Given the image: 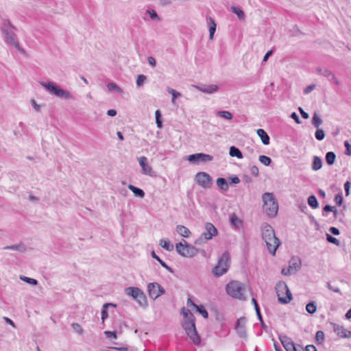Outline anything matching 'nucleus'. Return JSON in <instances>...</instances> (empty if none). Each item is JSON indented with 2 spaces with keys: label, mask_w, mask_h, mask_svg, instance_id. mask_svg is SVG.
<instances>
[{
  "label": "nucleus",
  "mask_w": 351,
  "mask_h": 351,
  "mask_svg": "<svg viewBox=\"0 0 351 351\" xmlns=\"http://www.w3.org/2000/svg\"><path fill=\"white\" fill-rule=\"evenodd\" d=\"M264 202L263 208L265 213L270 217L276 216L278 210V204L274 195L270 193H265L262 197Z\"/></svg>",
  "instance_id": "20e7f679"
},
{
  "label": "nucleus",
  "mask_w": 351,
  "mask_h": 351,
  "mask_svg": "<svg viewBox=\"0 0 351 351\" xmlns=\"http://www.w3.org/2000/svg\"><path fill=\"white\" fill-rule=\"evenodd\" d=\"M183 315L185 319L183 324L184 329L193 343L195 346H199L201 344V338L195 327L194 315L189 310H187L186 312H183Z\"/></svg>",
  "instance_id": "f03ea898"
},
{
  "label": "nucleus",
  "mask_w": 351,
  "mask_h": 351,
  "mask_svg": "<svg viewBox=\"0 0 351 351\" xmlns=\"http://www.w3.org/2000/svg\"><path fill=\"white\" fill-rule=\"evenodd\" d=\"M3 250H17L21 252H24L26 251V247L25 244L22 242L17 245H8L5 246Z\"/></svg>",
  "instance_id": "bb28decb"
},
{
  "label": "nucleus",
  "mask_w": 351,
  "mask_h": 351,
  "mask_svg": "<svg viewBox=\"0 0 351 351\" xmlns=\"http://www.w3.org/2000/svg\"><path fill=\"white\" fill-rule=\"evenodd\" d=\"M322 76L326 77L328 81L333 82L336 85L339 84V82L335 77V74L331 71H330L328 69H326V68L324 69L323 73H322Z\"/></svg>",
  "instance_id": "aec40b11"
},
{
  "label": "nucleus",
  "mask_w": 351,
  "mask_h": 351,
  "mask_svg": "<svg viewBox=\"0 0 351 351\" xmlns=\"http://www.w3.org/2000/svg\"><path fill=\"white\" fill-rule=\"evenodd\" d=\"M147 291L149 297L156 300L161 295L165 293V289L157 282H150L147 285Z\"/></svg>",
  "instance_id": "9b49d317"
},
{
  "label": "nucleus",
  "mask_w": 351,
  "mask_h": 351,
  "mask_svg": "<svg viewBox=\"0 0 351 351\" xmlns=\"http://www.w3.org/2000/svg\"><path fill=\"white\" fill-rule=\"evenodd\" d=\"M250 172H251V173H252L254 176H255V177H258V175H259V169H258V168L256 166H255V165H254V166H252V167H251Z\"/></svg>",
  "instance_id": "680f3d73"
},
{
  "label": "nucleus",
  "mask_w": 351,
  "mask_h": 351,
  "mask_svg": "<svg viewBox=\"0 0 351 351\" xmlns=\"http://www.w3.org/2000/svg\"><path fill=\"white\" fill-rule=\"evenodd\" d=\"M71 326L73 330L79 335H82L83 333V328L78 323H73Z\"/></svg>",
  "instance_id": "6e6d98bb"
},
{
  "label": "nucleus",
  "mask_w": 351,
  "mask_h": 351,
  "mask_svg": "<svg viewBox=\"0 0 351 351\" xmlns=\"http://www.w3.org/2000/svg\"><path fill=\"white\" fill-rule=\"evenodd\" d=\"M217 185L221 191H227L229 189L227 180L224 178H219L216 180Z\"/></svg>",
  "instance_id": "c85d7f7f"
},
{
  "label": "nucleus",
  "mask_w": 351,
  "mask_h": 351,
  "mask_svg": "<svg viewBox=\"0 0 351 351\" xmlns=\"http://www.w3.org/2000/svg\"><path fill=\"white\" fill-rule=\"evenodd\" d=\"M325 339L324 332L322 330H318L315 334V340L317 344H322Z\"/></svg>",
  "instance_id": "37998d69"
},
{
  "label": "nucleus",
  "mask_w": 351,
  "mask_h": 351,
  "mask_svg": "<svg viewBox=\"0 0 351 351\" xmlns=\"http://www.w3.org/2000/svg\"><path fill=\"white\" fill-rule=\"evenodd\" d=\"M167 91L169 93L171 94V95H172V99H171L172 103H174L175 99L181 95V94L179 92L176 91L174 89L170 88H168Z\"/></svg>",
  "instance_id": "864d4df0"
},
{
  "label": "nucleus",
  "mask_w": 351,
  "mask_h": 351,
  "mask_svg": "<svg viewBox=\"0 0 351 351\" xmlns=\"http://www.w3.org/2000/svg\"><path fill=\"white\" fill-rule=\"evenodd\" d=\"M128 189L134 193L136 197L140 198H143L145 197V192L143 189L138 188L132 184H129Z\"/></svg>",
  "instance_id": "a878e982"
},
{
  "label": "nucleus",
  "mask_w": 351,
  "mask_h": 351,
  "mask_svg": "<svg viewBox=\"0 0 351 351\" xmlns=\"http://www.w3.org/2000/svg\"><path fill=\"white\" fill-rule=\"evenodd\" d=\"M291 269V271H293V274L300 270L301 268V261L300 258L295 259L292 258L289 262V266L288 267Z\"/></svg>",
  "instance_id": "5701e85b"
},
{
  "label": "nucleus",
  "mask_w": 351,
  "mask_h": 351,
  "mask_svg": "<svg viewBox=\"0 0 351 351\" xmlns=\"http://www.w3.org/2000/svg\"><path fill=\"white\" fill-rule=\"evenodd\" d=\"M217 113L219 117L226 119L230 120L232 119V114L228 111H219Z\"/></svg>",
  "instance_id": "5fc2aeb1"
},
{
  "label": "nucleus",
  "mask_w": 351,
  "mask_h": 351,
  "mask_svg": "<svg viewBox=\"0 0 351 351\" xmlns=\"http://www.w3.org/2000/svg\"><path fill=\"white\" fill-rule=\"evenodd\" d=\"M141 291V289L134 287H130L125 289V293L128 295L132 297L134 300L137 298Z\"/></svg>",
  "instance_id": "393cba45"
},
{
  "label": "nucleus",
  "mask_w": 351,
  "mask_h": 351,
  "mask_svg": "<svg viewBox=\"0 0 351 351\" xmlns=\"http://www.w3.org/2000/svg\"><path fill=\"white\" fill-rule=\"evenodd\" d=\"M334 201L337 206H340L343 203V197L341 193L337 194L334 198Z\"/></svg>",
  "instance_id": "4d7b16f0"
},
{
  "label": "nucleus",
  "mask_w": 351,
  "mask_h": 351,
  "mask_svg": "<svg viewBox=\"0 0 351 351\" xmlns=\"http://www.w3.org/2000/svg\"><path fill=\"white\" fill-rule=\"evenodd\" d=\"M239 182H240V179L239 178L238 176H234L230 178V183L231 184H239Z\"/></svg>",
  "instance_id": "0e129e2a"
},
{
  "label": "nucleus",
  "mask_w": 351,
  "mask_h": 351,
  "mask_svg": "<svg viewBox=\"0 0 351 351\" xmlns=\"http://www.w3.org/2000/svg\"><path fill=\"white\" fill-rule=\"evenodd\" d=\"M160 244L162 247L167 251H172L173 250V245L170 243L168 240L161 239Z\"/></svg>",
  "instance_id": "79ce46f5"
},
{
  "label": "nucleus",
  "mask_w": 351,
  "mask_h": 351,
  "mask_svg": "<svg viewBox=\"0 0 351 351\" xmlns=\"http://www.w3.org/2000/svg\"><path fill=\"white\" fill-rule=\"evenodd\" d=\"M30 102H31V104L33 106L34 109L36 112H40V106L37 104V103L36 102L34 99H32Z\"/></svg>",
  "instance_id": "e2e57ef3"
},
{
  "label": "nucleus",
  "mask_w": 351,
  "mask_h": 351,
  "mask_svg": "<svg viewBox=\"0 0 351 351\" xmlns=\"http://www.w3.org/2000/svg\"><path fill=\"white\" fill-rule=\"evenodd\" d=\"M40 84L44 87L48 92L55 96L64 99H75L73 95L67 90L62 88L60 86L57 85L53 82H41Z\"/></svg>",
  "instance_id": "7ed1b4c3"
},
{
  "label": "nucleus",
  "mask_w": 351,
  "mask_h": 351,
  "mask_svg": "<svg viewBox=\"0 0 351 351\" xmlns=\"http://www.w3.org/2000/svg\"><path fill=\"white\" fill-rule=\"evenodd\" d=\"M109 306H115L116 305L112 303H106L103 305L102 309H101V319L103 322L108 317V307Z\"/></svg>",
  "instance_id": "4c0bfd02"
},
{
  "label": "nucleus",
  "mask_w": 351,
  "mask_h": 351,
  "mask_svg": "<svg viewBox=\"0 0 351 351\" xmlns=\"http://www.w3.org/2000/svg\"><path fill=\"white\" fill-rule=\"evenodd\" d=\"M245 324L246 319L245 317L238 319L235 324V330L238 336L244 339H247V337Z\"/></svg>",
  "instance_id": "4468645a"
},
{
  "label": "nucleus",
  "mask_w": 351,
  "mask_h": 351,
  "mask_svg": "<svg viewBox=\"0 0 351 351\" xmlns=\"http://www.w3.org/2000/svg\"><path fill=\"white\" fill-rule=\"evenodd\" d=\"M308 204L313 209L317 208L319 206V203L316 197L314 195H311L308 197L307 199Z\"/></svg>",
  "instance_id": "c9c22d12"
},
{
  "label": "nucleus",
  "mask_w": 351,
  "mask_h": 351,
  "mask_svg": "<svg viewBox=\"0 0 351 351\" xmlns=\"http://www.w3.org/2000/svg\"><path fill=\"white\" fill-rule=\"evenodd\" d=\"M258 160L262 164H263L265 166L270 165L272 162L271 159L269 157L265 155L260 156Z\"/></svg>",
  "instance_id": "49530a36"
},
{
  "label": "nucleus",
  "mask_w": 351,
  "mask_h": 351,
  "mask_svg": "<svg viewBox=\"0 0 351 351\" xmlns=\"http://www.w3.org/2000/svg\"><path fill=\"white\" fill-rule=\"evenodd\" d=\"M219 89V87L217 85L215 84H205L204 85V89L202 90V93H208V94H212L215 92H217Z\"/></svg>",
  "instance_id": "2f4dec72"
},
{
  "label": "nucleus",
  "mask_w": 351,
  "mask_h": 351,
  "mask_svg": "<svg viewBox=\"0 0 351 351\" xmlns=\"http://www.w3.org/2000/svg\"><path fill=\"white\" fill-rule=\"evenodd\" d=\"M0 29L6 44L14 47L21 53H25V50L21 47L15 34L17 29L9 19L3 20V23L0 25Z\"/></svg>",
  "instance_id": "f257e3e1"
},
{
  "label": "nucleus",
  "mask_w": 351,
  "mask_h": 351,
  "mask_svg": "<svg viewBox=\"0 0 351 351\" xmlns=\"http://www.w3.org/2000/svg\"><path fill=\"white\" fill-rule=\"evenodd\" d=\"M152 256L154 259L157 260L162 267L165 268L169 272L173 273V269L169 267L165 262H164L158 255H156L154 251L152 252Z\"/></svg>",
  "instance_id": "7c9ffc66"
},
{
  "label": "nucleus",
  "mask_w": 351,
  "mask_h": 351,
  "mask_svg": "<svg viewBox=\"0 0 351 351\" xmlns=\"http://www.w3.org/2000/svg\"><path fill=\"white\" fill-rule=\"evenodd\" d=\"M195 180L196 182L204 189H209L213 184V179L211 176L206 172H198L195 175Z\"/></svg>",
  "instance_id": "9d476101"
},
{
  "label": "nucleus",
  "mask_w": 351,
  "mask_h": 351,
  "mask_svg": "<svg viewBox=\"0 0 351 351\" xmlns=\"http://www.w3.org/2000/svg\"><path fill=\"white\" fill-rule=\"evenodd\" d=\"M298 110L300 111V114L303 119H308V117H309L308 114L307 112H306L301 107L298 108Z\"/></svg>",
  "instance_id": "338daca9"
},
{
  "label": "nucleus",
  "mask_w": 351,
  "mask_h": 351,
  "mask_svg": "<svg viewBox=\"0 0 351 351\" xmlns=\"http://www.w3.org/2000/svg\"><path fill=\"white\" fill-rule=\"evenodd\" d=\"M252 304L254 306L256 313V315H257V317H258V320L260 321V323H261V328H262L263 330H267V326H266V324H265V322L263 321V319L262 315L261 313V309H260L259 305L258 304V302H257V300L255 298H252Z\"/></svg>",
  "instance_id": "6ab92c4d"
},
{
  "label": "nucleus",
  "mask_w": 351,
  "mask_h": 351,
  "mask_svg": "<svg viewBox=\"0 0 351 351\" xmlns=\"http://www.w3.org/2000/svg\"><path fill=\"white\" fill-rule=\"evenodd\" d=\"M326 287L329 290L341 295V292L340 289L338 287H334L333 286L331 285V284L330 282L327 283Z\"/></svg>",
  "instance_id": "052dcab7"
},
{
  "label": "nucleus",
  "mask_w": 351,
  "mask_h": 351,
  "mask_svg": "<svg viewBox=\"0 0 351 351\" xmlns=\"http://www.w3.org/2000/svg\"><path fill=\"white\" fill-rule=\"evenodd\" d=\"M311 123L315 128H319V126L323 123V121L317 113H314L311 120Z\"/></svg>",
  "instance_id": "e433bc0d"
},
{
  "label": "nucleus",
  "mask_w": 351,
  "mask_h": 351,
  "mask_svg": "<svg viewBox=\"0 0 351 351\" xmlns=\"http://www.w3.org/2000/svg\"><path fill=\"white\" fill-rule=\"evenodd\" d=\"M206 20L209 26V39L213 40L214 34L216 31L217 25L211 16H207Z\"/></svg>",
  "instance_id": "4be33fe9"
},
{
  "label": "nucleus",
  "mask_w": 351,
  "mask_h": 351,
  "mask_svg": "<svg viewBox=\"0 0 351 351\" xmlns=\"http://www.w3.org/2000/svg\"><path fill=\"white\" fill-rule=\"evenodd\" d=\"M147 80V77L145 75H143V74H140L137 76V79H136V86H138V87H141L142 86L144 83Z\"/></svg>",
  "instance_id": "603ef678"
},
{
  "label": "nucleus",
  "mask_w": 351,
  "mask_h": 351,
  "mask_svg": "<svg viewBox=\"0 0 351 351\" xmlns=\"http://www.w3.org/2000/svg\"><path fill=\"white\" fill-rule=\"evenodd\" d=\"M135 300L143 307L147 306V300L145 293L141 290Z\"/></svg>",
  "instance_id": "cd10ccee"
},
{
  "label": "nucleus",
  "mask_w": 351,
  "mask_h": 351,
  "mask_svg": "<svg viewBox=\"0 0 351 351\" xmlns=\"http://www.w3.org/2000/svg\"><path fill=\"white\" fill-rule=\"evenodd\" d=\"M263 240L266 243L269 252L273 256L275 255L278 247L280 245V242L279 239L276 237L275 233L273 234V236L271 235L270 237H267Z\"/></svg>",
  "instance_id": "f8f14e48"
},
{
  "label": "nucleus",
  "mask_w": 351,
  "mask_h": 351,
  "mask_svg": "<svg viewBox=\"0 0 351 351\" xmlns=\"http://www.w3.org/2000/svg\"><path fill=\"white\" fill-rule=\"evenodd\" d=\"M326 163L331 166L335 164L336 160V154L333 152H328L326 154Z\"/></svg>",
  "instance_id": "f704fd0d"
},
{
  "label": "nucleus",
  "mask_w": 351,
  "mask_h": 351,
  "mask_svg": "<svg viewBox=\"0 0 351 351\" xmlns=\"http://www.w3.org/2000/svg\"><path fill=\"white\" fill-rule=\"evenodd\" d=\"M322 167V159L317 156H313V163H312V169L313 171H318Z\"/></svg>",
  "instance_id": "473e14b6"
},
{
  "label": "nucleus",
  "mask_w": 351,
  "mask_h": 351,
  "mask_svg": "<svg viewBox=\"0 0 351 351\" xmlns=\"http://www.w3.org/2000/svg\"><path fill=\"white\" fill-rule=\"evenodd\" d=\"M230 9L233 13L237 15L238 18L240 20H243L245 19V14L240 8L236 6H231Z\"/></svg>",
  "instance_id": "58836bf2"
},
{
  "label": "nucleus",
  "mask_w": 351,
  "mask_h": 351,
  "mask_svg": "<svg viewBox=\"0 0 351 351\" xmlns=\"http://www.w3.org/2000/svg\"><path fill=\"white\" fill-rule=\"evenodd\" d=\"M230 256L228 252H225L219 258L217 265L213 269L215 276L219 277L226 274L230 267Z\"/></svg>",
  "instance_id": "39448f33"
},
{
  "label": "nucleus",
  "mask_w": 351,
  "mask_h": 351,
  "mask_svg": "<svg viewBox=\"0 0 351 351\" xmlns=\"http://www.w3.org/2000/svg\"><path fill=\"white\" fill-rule=\"evenodd\" d=\"M195 310L197 313L202 315L204 318L208 317V313L204 305H197L195 308Z\"/></svg>",
  "instance_id": "a19ab883"
},
{
  "label": "nucleus",
  "mask_w": 351,
  "mask_h": 351,
  "mask_svg": "<svg viewBox=\"0 0 351 351\" xmlns=\"http://www.w3.org/2000/svg\"><path fill=\"white\" fill-rule=\"evenodd\" d=\"M326 241L328 243L335 244V245H336L337 246L340 245V241L337 239H336L335 237H332V235L326 233Z\"/></svg>",
  "instance_id": "8fccbe9b"
},
{
  "label": "nucleus",
  "mask_w": 351,
  "mask_h": 351,
  "mask_svg": "<svg viewBox=\"0 0 351 351\" xmlns=\"http://www.w3.org/2000/svg\"><path fill=\"white\" fill-rule=\"evenodd\" d=\"M155 117H156V123L158 128H162V114L159 110H157L155 112Z\"/></svg>",
  "instance_id": "c03bdc74"
},
{
  "label": "nucleus",
  "mask_w": 351,
  "mask_h": 351,
  "mask_svg": "<svg viewBox=\"0 0 351 351\" xmlns=\"http://www.w3.org/2000/svg\"><path fill=\"white\" fill-rule=\"evenodd\" d=\"M226 290L227 293L237 299L242 300L244 298L245 288L243 285L238 281H231L227 284Z\"/></svg>",
  "instance_id": "0eeeda50"
},
{
  "label": "nucleus",
  "mask_w": 351,
  "mask_h": 351,
  "mask_svg": "<svg viewBox=\"0 0 351 351\" xmlns=\"http://www.w3.org/2000/svg\"><path fill=\"white\" fill-rule=\"evenodd\" d=\"M230 223L235 229H240L243 226V220L239 219L235 213H233L230 217Z\"/></svg>",
  "instance_id": "412c9836"
},
{
  "label": "nucleus",
  "mask_w": 351,
  "mask_h": 351,
  "mask_svg": "<svg viewBox=\"0 0 351 351\" xmlns=\"http://www.w3.org/2000/svg\"><path fill=\"white\" fill-rule=\"evenodd\" d=\"M20 279L29 285H38V281L36 279H34V278H29V277H27V276H20Z\"/></svg>",
  "instance_id": "09e8293b"
},
{
  "label": "nucleus",
  "mask_w": 351,
  "mask_h": 351,
  "mask_svg": "<svg viewBox=\"0 0 351 351\" xmlns=\"http://www.w3.org/2000/svg\"><path fill=\"white\" fill-rule=\"evenodd\" d=\"M325 132L322 129L317 128V130L315 133V136L317 140L322 141L325 138Z\"/></svg>",
  "instance_id": "de8ad7c7"
},
{
  "label": "nucleus",
  "mask_w": 351,
  "mask_h": 351,
  "mask_svg": "<svg viewBox=\"0 0 351 351\" xmlns=\"http://www.w3.org/2000/svg\"><path fill=\"white\" fill-rule=\"evenodd\" d=\"M229 154L232 157H237V158L241 159L243 158L242 152L240 149L235 146H231L230 147Z\"/></svg>",
  "instance_id": "72a5a7b5"
},
{
  "label": "nucleus",
  "mask_w": 351,
  "mask_h": 351,
  "mask_svg": "<svg viewBox=\"0 0 351 351\" xmlns=\"http://www.w3.org/2000/svg\"><path fill=\"white\" fill-rule=\"evenodd\" d=\"M297 123H301V121L298 117V115L296 114V112H293L291 113L290 116Z\"/></svg>",
  "instance_id": "774afa93"
},
{
  "label": "nucleus",
  "mask_w": 351,
  "mask_h": 351,
  "mask_svg": "<svg viewBox=\"0 0 351 351\" xmlns=\"http://www.w3.org/2000/svg\"><path fill=\"white\" fill-rule=\"evenodd\" d=\"M176 231L180 235L184 237H189L191 234L190 230L182 225H178L176 226Z\"/></svg>",
  "instance_id": "c756f323"
},
{
  "label": "nucleus",
  "mask_w": 351,
  "mask_h": 351,
  "mask_svg": "<svg viewBox=\"0 0 351 351\" xmlns=\"http://www.w3.org/2000/svg\"><path fill=\"white\" fill-rule=\"evenodd\" d=\"M147 12L149 14L150 18L153 21H160V18L158 16V14L154 10L149 9L147 10Z\"/></svg>",
  "instance_id": "3c124183"
},
{
  "label": "nucleus",
  "mask_w": 351,
  "mask_h": 351,
  "mask_svg": "<svg viewBox=\"0 0 351 351\" xmlns=\"http://www.w3.org/2000/svg\"><path fill=\"white\" fill-rule=\"evenodd\" d=\"M276 291L280 303L289 304L292 300V294L284 281H280L276 284Z\"/></svg>",
  "instance_id": "423d86ee"
},
{
  "label": "nucleus",
  "mask_w": 351,
  "mask_h": 351,
  "mask_svg": "<svg viewBox=\"0 0 351 351\" xmlns=\"http://www.w3.org/2000/svg\"><path fill=\"white\" fill-rule=\"evenodd\" d=\"M333 329L339 337L345 339L351 338V331L344 328L343 326L333 324Z\"/></svg>",
  "instance_id": "f3484780"
},
{
  "label": "nucleus",
  "mask_w": 351,
  "mask_h": 351,
  "mask_svg": "<svg viewBox=\"0 0 351 351\" xmlns=\"http://www.w3.org/2000/svg\"><path fill=\"white\" fill-rule=\"evenodd\" d=\"M306 311L313 315L317 311V306L314 301H311L308 302L306 306Z\"/></svg>",
  "instance_id": "ea45409f"
},
{
  "label": "nucleus",
  "mask_w": 351,
  "mask_h": 351,
  "mask_svg": "<svg viewBox=\"0 0 351 351\" xmlns=\"http://www.w3.org/2000/svg\"><path fill=\"white\" fill-rule=\"evenodd\" d=\"M261 229L262 232L263 239L267 238V237H270L271 235L273 236V234L275 233L274 230L271 226L267 223H263L261 225Z\"/></svg>",
  "instance_id": "a211bd4d"
},
{
  "label": "nucleus",
  "mask_w": 351,
  "mask_h": 351,
  "mask_svg": "<svg viewBox=\"0 0 351 351\" xmlns=\"http://www.w3.org/2000/svg\"><path fill=\"white\" fill-rule=\"evenodd\" d=\"M279 339L287 351H297L295 343L287 335H280Z\"/></svg>",
  "instance_id": "dca6fc26"
},
{
  "label": "nucleus",
  "mask_w": 351,
  "mask_h": 351,
  "mask_svg": "<svg viewBox=\"0 0 351 351\" xmlns=\"http://www.w3.org/2000/svg\"><path fill=\"white\" fill-rule=\"evenodd\" d=\"M107 88L110 91H117L120 93H123V90L114 82H110L107 84Z\"/></svg>",
  "instance_id": "a18cd8bd"
},
{
  "label": "nucleus",
  "mask_w": 351,
  "mask_h": 351,
  "mask_svg": "<svg viewBox=\"0 0 351 351\" xmlns=\"http://www.w3.org/2000/svg\"><path fill=\"white\" fill-rule=\"evenodd\" d=\"M256 133L261 139V141L263 145H268L269 144L270 138L267 133L263 129H258Z\"/></svg>",
  "instance_id": "b1692460"
},
{
  "label": "nucleus",
  "mask_w": 351,
  "mask_h": 351,
  "mask_svg": "<svg viewBox=\"0 0 351 351\" xmlns=\"http://www.w3.org/2000/svg\"><path fill=\"white\" fill-rule=\"evenodd\" d=\"M315 88V84H311L309 86H307L304 89V94H308L309 93H311L314 88Z\"/></svg>",
  "instance_id": "69168bd1"
},
{
  "label": "nucleus",
  "mask_w": 351,
  "mask_h": 351,
  "mask_svg": "<svg viewBox=\"0 0 351 351\" xmlns=\"http://www.w3.org/2000/svg\"><path fill=\"white\" fill-rule=\"evenodd\" d=\"M104 334L108 338H113L117 339V332L115 331H110V330H106L104 331Z\"/></svg>",
  "instance_id": "bf43d9fd"
},
{
  "label": "nucleus",
  "mask_w": 351,
  "mask_h": 351,
  "mask_svg": "<svg viewBox=\"0 0 351 351\" xmlns=\"http://www.w3.org/2000/svg\"><path fill=\"white\" fill-rule=\"evenodd\" d=\"M206 231L195 241V245H202L206 241L210 240L213 237L218 234L217 229L210 222H206L204 225Z\"/></svg>",
  "instance_id": "6e6552de"
},
{
  "label": "nucleus",
  "mask_w": 351,
  "mask_h": 351,
  "mask_svg": "<svg viewBox=\"0 0 351 351\" xmlns=\"http://www.w3.org/2000/svg\"><path fill=\"white\" fill-rule=\"evenodd\" d=\"M138 160L142 168L141 173L143 174L148 175L152 177L156 176L152 167L147 163V158L145 156H141Z\"/></svg>",
  "instance_id": "2eb2a0df"
},
{
  "label": "nucleus",
  "mask_w": 351,
  "mask_h": 351,
  "mask_svg": "<svg viewBox=\"0 0 351 351\" xmlns=\"http://www.w3.org/2000/svg\"><path fill=\"white\" fill-rule=\"evenodd\" d=\"M183 242L176 243V249L179 254L184 257L191 258L193 257L197 252V249L191 245L183 240Z\"/></svg>",
  "instance_id": "1a4fd4ad"
},
{
  "label": "nucleus",
  "mask_w": 351,
  "mask_h": 351,
  "mask_svg": "<svg viewBox=\"0 0 351 351\" xmlns=\"http://www.w3.org/2000/svg\"><path fill=\"white\" fill-rule=\"evenodd\" d=\"M344 146L346 147L345 154L347 156H351V145L348 141L344 142Z\"/></svg>",
  "instance_id": "13d9d810"
},
{
  "label": "nucleus",
  "mask_w": 351,
  "mask_h": 351,
  "mask_svg": "<svg viewBox=\"0 0 351 351\" xmlns=\"http://www.w3.org/2000/svg\"><path fill=\"white\" fill-rule=\"evenodd\" d=\"M187 160L192 163H205L212 161L213 156L204 153H197L188 156Z\"/></svg>",
  "instance_id": "ddd939ff"
}]
</instances>
